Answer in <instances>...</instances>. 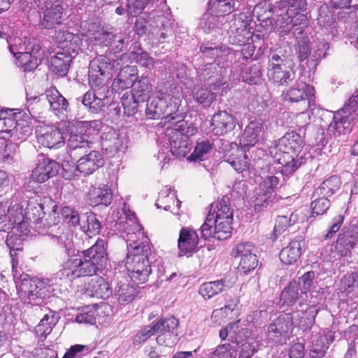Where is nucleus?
I'll list each match as a JSON object with an SVG mask.
<instances>
[{
    "mask_svg": "<svg viewBox=\"0 0 358 358\" xmlns=\"http://www.w3.org/2000/svg\"><path fill=\"white\" fill-rule=\"evenodd\" d=\"M179 120L173 122V127H168L165 136L170 146V151L176 157H185L191 150L189 136L193 135L194 129L187 126L183 115H178Z\"/></svg>",
    "mask_w": 358,
    "mask_h": 358,
    "instance_id": "obj_6",
    "label": "nucleus"
},
{
    "mask_svg": "<svg viewBox=\"0 0 358 358\" xmlns=\"http://www.w3.org/2000/svg\"><path fill=\"white\" fill-rule=\"evenodd\" d=\"M71 62V56L64 52H57L51 59V67L52 71L59 76H65L69 69Z\"/></svg>",
    "mask_w": 358,
    "mask_h": 358,
    "instance_id": "obj_46",
    "label": "nucleus"
},
{
    "mask_svg": "<svg viewBox=\"0 0 358 358\" xmlns=\"http://www.w3.org/2000/svg\"><path fill=\"white\" fill-rule=\"evenodd\" d=\"M292 17V13L289 12L285 7L281 6L280 3H278L275 16H273L272 20V25L269 27L271 29H278L281 34H285L290 31Z\"/></svg>",
    "mask_w": 358,
    "mask_h": 358,
    "instance_id": "obj_31",
    "label": "nucleus"
},
{
    "mask_svg": "<svg viewBox=\"0 0 358 358\" xmlns=\"http://www.w3.org/2000/svg\"><path fill=\"white\" fill-rule=\"evenodd\" d=\"M297 220V215L293 213L287 215H278L275 219V223L270 239L272 242L276 241L278 236L284 233L289 227L294 224Z\"/></svg>",
    "mask_w": 358,
    "mask_h": 358,
    "instance_id": "obj_47",
    "label": "nucleus"
},
{
    "mask_svg": "<svg viewBox=\"0 0 358 358\" xmlns=\"http://www.w3.org/2000/svg\"><path fill=\"white\" fill-rule=\"evenodd\" d=\"M358 243V227L350 225L345 227L339 234L335 249L341 257H350L351 251Z\"/></svg>",
    "mask_w": 358,
    "mask_h": 358,
    "instance_id": "obj_15",
    "label": "nucleus"
},
{
    "mask_svg": "<svg viewBox=\"0 0 358 358\" xmlns=\"http://www.w3.org/2000/svg\"><path fill=\"white\" fill-rule=\"evenodd\" d=\"M304 145L302 136L292 131L286 133L273 143L271 153L275 150V158L282 165L281 173L288 175L294 173L303 163V157H299Z\"/></svg>",
    "mask_w": 358,
    "mask_h": 358,
    "instance_id": "obj_2",
    "label": "nucleus"
},
{
    "mask_svg": "<svg viewBox=\"0 0 358 358\" xmlns=\"http://www.w3.org/2000/svg\"><path fill=\"white\" fill-rule=\"evenodd\" d=\"M264 130V122L262 120L250 122L244 130L241 138V143L245 147L254 146Z\"/></svg>",
    "mask_w": 358,
    "mask_h": 358,
    "instance_id": "obj_32",
    "label": "nucleus"
},
{
    "mask_svg": "<svg viewBox=\"0 0 358 358\" xmlns=\"http://www.w3.org/2000/svg\"><path fill=\"white\" fill-rule=\"evenodd\" d=\"M58 321V318L52 312L45 314L36 327L35 331L38 336L45 338L52 330Z\"/></svg>",
    "mask_w": 358,
    "mask_h": 358,
    "instance_id": "obj_50",
    "label": "nucleus"
},
{
    "mask_svg": "<svg viewBox=\"0 0 358 358\" xmlns=\"http://www.w3.org/2000/svg\"><path fill=\"white\" fill-rule=\"evenodd\" d=\"M137 79V69L134 66H127L122 69L112 83L113 90L119 92L134 86Z\"/></svg>",
    "mask_w": 358,
    "mask_h": 358,
    "instance_id": "obj_25",
    "label": "nucleus"
},
{
    "mask_svg": "<svg viewBox=\"0 0 358 358\" xmlns=\"http://www.w3.org/2000/svg\"><path fill=\"white\" fill-rule=\"evenodd\" d=\"M125 266L131 281L136 285L147 282L152 272L150 259L136 257L133 260H126Z\"/></svg>",
    "mask_w": 358,
    "mask_h": 358,
    "instance_id": "obj_14",
    "label": "nucleus"
},
{
    "mask_svg": "<svg viewBox=\"0 0 358 358\" xmlns=\"http://www.w3.org/2000/svg\"><path fill=\"white\" fill-rule=\"evenodd\" d=\"M85 221L80 224L81 229L88 236L92 237L100 232L101 224L94 213L85 215Z\"/></svg>",
    "mask_w": 358,
    "mask_h": 358,
    "instance_id": "obj_54",
    "label": "nucleus"
},
{
    "mask_svg": "<svg viewBox=\"0 0 358 358\" xmlns=\"http://www.w3.org/2000/svg\"><path fill=\"white\" fill-rule=\"evenodd\" d=\"M223 158L238 173H243L250 169V163L247 155L236 143L229 144V149L224 151Z\"/></svg>",
    "mask_w": 358,
    "mask_h": 358,
    "instance_id": "obj_18",
    "label": "nucleus"
},
{
    "mask_svg": "<svg viewBox=\"0 0 358 358\" xmlns=\"http://www.w3.org/2000/svg\"><path fill=\"white\" fill-rule=\"evenodd\" d=\"M213 143L210 139H199L194 152L187 157L190 162H201L206 159L213 150Z\"/></svg>",
    "mask_w": 358,
    "mask_h": 358,
    "instance_id": "obj_45",
    "label": "nucleus"
},
{
    "mask_svg": "<svg viewBox=\"0 0 358 358\" xmlns=\"http://www.w3.org/2000/svg\"><path fill=\"white\" fill-rule=\"evenodd\" d=\"M17 290L29 299L42 298L45 295L43 291L46 283L37 278H29L27 274L21 275L17 270V278L13 276Z\"/></svg>",
    "mask_w": 358,
    "mask_h": 358,
    "instance_id": "obj_13",
    "label": "nucleus"
},
{
    "mask_svg": "<svg viewBox=\"0 0 358 358\" xmlns=\"http://www.w3.org/2000/svg\"><path fill=\"white\" fill-rule=\"evenodd\" d=\"M341 287L345 291L352 290L355 288L358 289V267L342 278Z\"/></svg>",
    "mask_w": 358,
    "mask_h": 358,
    "instance_id": "obj_64",
    "label": "nucleus"
},
{
    "mask_svg": "<svg viewBox=\"0 0 358 358\" xmlns=\"http://www.w3.org/2000/svg\"><path fill=\"white\" fill-rule=\"evenodd\" d=\"M313 89L306 83L297 82L293 87H290L287 93L286 98L291 102H298L304 100L310 94Z\"/></svg>",
    "mask_w": 358,
    "mask_h": 358,
    "instance_id": "obj_49",
    "label": "nucleus"
},
{
    "mask_svg": "<svg viewBox=\"0 0 358 358\" xmlns=\"http://www.w3.org/2000/svg\"><path fill=\"white\" fill-rule=\"evenodd\" d=\"M318 312L319 308L313 305L307 308L305 311H302L301 315L297 314V316H300L298 322L299 327L303 330L310 329L315 323V317Z\"/></svg>",
    "mask_w": 358,
    "mask_h": 358,
    "instance_id": "obj_53",
    "label": "nucleus"
},
{
    "mask_svg": "<svg viewBox=\"0 0 358 358\" xmlns=\"http://www.w3.org/2000/svg\"><path fill=\"white\" fill-rule=\"evenodd\" d=\"M123 230L127 234L128 254L126 260H133L136 257L150 259L151 250L149 238L144 235L142 227L136 222L134 213L127 214Z\"/></svg>",
    "mask_w": 358,
    "mask_h": 358,
    "instance_id": "obj_4",
    "label": "nucleus"
},
{
    "mask_svg": "<svg viewBox=\"0 0 358 358\" xmlns=\"http://www.w3.org/2000/svg\"><path fill=\"white\" fill-rule=\"evenodd\" d=\"M201 52L206 59L211 61L206 62V68L203 73V78L208 75V70L215 69V65L222 69L227 65V62H231L234 59V53L232 50L225 45H216L214 43H206L201 46ZM221 73V70H220Z\"/></svg>",
    "mask_w": 358,
    "mask_h": 358,
    "instance_id": "obj_9",
    "label": "nucleus"
},
{
    "mask_svg": "<svg viewBox=\"0 0 358 358\" xmlns=\"http://www.w3.org/2000/svg\"><path fill=\"white\" fill-rule=\"evenodd\" d=\"M198 243L199 236L194 229L189 227L181 228L178 240V247L181 255H191L196 252Z\"/></svg>",
    "mask_w": 358,
    "mask_h": 358,
    "instance_id": "obj_21",
    "label": "nucleus"
},
{
    "mask_svg": "<svg viewBox=\"0 0 358 358\" xmlns=\"http://www.w3.org/2000/svg\"><path fill=\"white\" fill-rule=\"evenodd\" d=\"M267 76L269 80L279 85H287L295 78V73L292 70L283 69L282 66L268 68Z\"/></svg>",
    "mask_w": 358,
    "mask_h": 358,
    "instance_id": "obj_43",
    "label": "nucleus"
},
{
    "mask_svg": "<svg viewBox=\"0 0 358 358\" xmlns=\"http://www.w3.org/2000/svg\"><path fill=\"white\" fill-rule=\"evenodd\" d=\"M299 285L296 281H292L289 285L282 291L280 295V302L282 306H292L297 300H300L299 306H302L303 301L306 299L303 298V294H299Z\"/></svg>",
    "mask_w": 358,
    "mask_h": 358,
    "instance_id": "obj_40",
    "label": "nucleus"
},
{
    "mask_svg": "<svg viewBox=\"0 0 358 358\" xmlns=\"http://www.w3.org/2000/svg\"><path fill=\"white\" fill-rule=\"evenodd\" d=\"M311 203L312 214L319 215L324 214L331 206L329 199L323 196L316 197L313 194Z\"/></svg>",
    "mask_w": 358,
    "mask_h": 358,
    "instance_id": "obj_61",
    "label": "nucleus"
},
{
    "mask_svg": "<svg viewBox=\"0 0 358 358\" xmlns=\"http://www.w3.org/2000/svg\"><path fill=\"white\" fill-rule=\"evenodd\" d=\"M13 110L6 109L0 110V138L9 139L12 141H23L24 139L22 131L17 127V123L13 118H11L8 113H12Z\"/></svg>",
    "mask_w": 358,
    "mask_h": 358,
    "instance_id": "obj_20",
    "label": "nucleus"
},
{
    "mask_svg": "<svg viewBox=\"0 0 358 358\" xmlns=\"http://www.w3.org/2000/svg\"><path fill=\"white\" fill-rule=\"evenodd\" d=\"M208 213L213 214L215 220L233 219V210L230 207L229 198L223 196L220 200L211 203Z\"/></svg>",
    "mask_w": 358,
    "mask_h": 358,
    "instance_id": "obj_41",
    "label": "nucleus"
},
{
    "mask_svg": "<svg viewBox=\"0 0 358 358\" xmlns=\"http://www.w3.org/2000/svg\"><path fill=\"white\" fill-rule=\"evenodd\" d=\"M6 244L10 250L13 275L16 278L18 265L17 252L22 250V240L18 234L8 233L6 239Z\"/></svg>",
    "mask_w": 358,
    "mask_h": 358,
    "instance_id": "obj_38",
    "label": "nucleus"
},
{
    "mask_svg": "<svg viewBox=\"0 0 358 358\" xmlns=\"http://www.w3.org/2000/svg\"><path fill=\"white\" fill-rule=\"evenodd\" d=\"M178 326V321L174 317L160 319L155 325L156 334H173Z\"/></svg>",
    "mask_w": 358,
    "mask_h": 358,
    "instance_id": "obj_57",
    "label": "nucleus"
},
{
    "mask_svg": "<svg viewBox=\"0 0 358 358\" xmlns=\"http://www.w3.org/2000/svg\"><path fill=\"white\" fill-rule=\"evenodd\" d=\"M294 316L292 313H281L267 329V338L275 343L282 344L292 333Z\"/></svg>",
    "mask_w": 358,
    "mask_h": 358,
    "instance_id": "obj_11",
    "label": "nucleus"
},
{
    "mask_svg": "<svg viewBox=\"0 0 358 358\" xmlns=\"http://www.w3.org/2000/svg\"><path fill=\"white\" fill-rule=\"evenodd\" d=\"M41 24L45 29H53L62 24L64 12L62 3L59 0H44Z\"/></svg>",
    "mask_w": 358,
    "mask_h": 358,
    "instance_id": "obj_17",
    "label": "nucleus"
},
{
    "mask_svg": "<svg viewBox=\"0 0 358 358\" xmlns=\"http://www.w3.org/2000/svg\"><path fill=\"white\" fill-rule=\"evenodd\" d=\"M227 22L228 17L217 16L207 10L201 19L200 27L204 32L210 34L223 29H225L227 27Z\"/></svg>",
    "mask_w": 358,
    "mask_h": 358,
    "instance_id": "obj_30",
    "label": "nucleus"
},
{
    "mask_svg": "<svg viewBox=\"0 0 358 358\" xmlns=\"http://www.w3.org/2000/svg\"><path fill=\"white\" fill-rule=\"evenodd\" d=\"M181 202L177 198L176 192L171 187H165L159 192L155 206L157 208L171 211L173 214L180 215L178 212Z\"/></svg>",
    "mask_w": 358,
    "mask_h": 358,
    "instance_id": "obj_24",
    "label": "nucleus"
},
{
    "mask_svg": "<svg viewBox=\"0 0 358 358\" xmlns=\"http://www.w3.org/2000/svg\"><path fill=\"white\" fill-rule=\"evenodd\" d=\"M87 200L90 205L97 206L110 205L113 200V193L111 189L106 185L100 187L92 186L87 195Z\"/></svg>",
    "mask_w": 358,
    "mask_h": 358,
    "instance_id": "obj_26",
    "label": "nucleus"
},
{
    "mask_svg": "<svg viewBox=\"0 0 358 358\" xmlns=\"http://www.w3.org/2000/svg\"><path fill=\"white\" fill-rule=\"evenodd\" d=\"M243 0H215L208 2V10L211 11L217 16L228 17L227 16L234 11L239 9L241 1Z\"/></svg>",
    "mask_w": 358,
    "mask_h": 358,
    "instance_id": "obj_33",
    "label": "nucleus"
},
{
    "mask_svg": "<svg viewBox=\"0 0 358 358\" xmlns=\"http://www.w3.org/2000/svg\"><path fill=\"white\" fill-rule=\"evenodd\" d=\"M262 76L261 66L259 64L245 68L242 74L243 80L250 84H256Z\"/></svg>",
    "mask_w": 358,
    "mask_h": 358,
    "instance_id": "obj_63",
    "label": "nucleus"
},
{
    "mask_svg": "<svg viewBox=\"0 0 358 358\" xmlns=\"http://www.w3.org/2000/svg\"><path fill=\"white\" fill-rule=\"evenodd\" d=\"M193 97L203 107H208L215 99L216 94L208 88H201L193 93Z\"/></svg>",
    "mask_w": 358,
    "mask_h": 358,
    "instance_id": "obj_59",
    "label": "nucleus"
},
{
    "mask_svg": "<svg viewBox=\"0 0 358 358\" xmlns=\"http://www.w3.org/2000/svg\"><path fill=\"white\" fill-rule=\"evenodd\" d=\"M45 214V206L41 201L37 198L30 199L25 210V218L27 224H38L43 220Z\"/></svg>",
    "mask_w": 358,
    "mask_h": 358,
    "instance_id": "obj_36",
    "label": "nucleus"
},
{
    "mask_svg": "<svg viewBox=\"0 0 358 358\" xmlns=\"http://www.w3.org/2000/svg\"><path fill=\"white\" fill-rule=\"evenodd\" d=\"M233 219L215 220V238L225 240L231 236Z\"/></svg>",
    "mask_w": 358,
    "mask_h": 358,
    "instance_id": "obj_56",
    "label": "nucleus"
},
{
    "mask_svg": "<svg viewBox=\"0 0 358 358\" xmlns=\"http://www.w3.org/2000/svg\"><path fill=\"white\" fill-rule=\"evenodd\" d=\"M59 164L55 160L43 155L38 157L36 166L32 171L31 179L43 183L56 176L59 170Z\"/></svg>",
    "mask_w": 358,
    "mask_h": 358,
    "instance_id": "obj_16",
    "label": "nucleus"
},
{
    "mask_svg": "<svg viewBox=\"0 0 358 358\" xmlns=\"http://www.w3.org/2000/svg\"><path fill=\"white\" fill-rule=\"evenodd\" d=\"M113 34L114 33L108 29L99 27L91 34L90 40L93 45L108 47L113 39Z\"/></svg>",
    "mask_w": 358,
    "mask_h": 358,
    "instance_id": "obj_52",
    "label": "nucleus"
},
{
    "mask_svg": "<svg viewBox=\"0 0 358 358\" xmlns=\"http://www.w3.org/2000/svg\"><path fill=\"white\" fill-rule=\"evenodd\" d=\"M38 142L48 148H57L64 144L61 130L54 126L45 125L36 130Z\"/></svg>",
    "mask_w": 358,
    "mask_h": 358,
    "instance_id": "obj_19",
    "label": "nucleus"
},
{
    "mask_svg": "<svg viewBox=\"0 0 358 358\" xmlns=\"http://www.w3.org/2000/svg\"><path fill=\"white\" fill-rule=\"evenodd\" d=\"M282 175L281 173H278V176L269 175L260 182L259 187L256 188L253 201L255 211H263L264 209L272 207L277 201L275 189L279 185Z\"/></svg>",
    "mask_w": 358,
    "mask_h": 358,
    "instance_id": "obj_7",
    "label": "nucleus"
},
{
    "mask_svg": "<svg viewBox=\"0 0 358 358\" xmlns=\"http://www.w3.org/2000/svg\"><path fill=\"white\" fill-rule=\"evenodd\" d=\"M89 136L86 134L71 133L68 145L71 150L70 156L76 159L77 155L85 154L88 152V149L92 145V142L89 139Z\"/></svg>",
    "mask_w": 358,
    "mask_h": 358,
    "instance_id": "obj_29",
    "label": "nucleus"
},
{
    "mask_svg": "<svg viewBox=\"0 0 358 358\" xmlns=\"http://www.w3.org/2000/svg\"><path fill=\"white\" fill-rule=\"evenodd\" d=\"M277 6L278 3L273 6L269 1H262L254 7L252 15L257 17L261 25L269 27L272 25V20L275 16Z\"/></svg>",
    "mask_w": 358,
    "mask_h": 358,
    "instance_id": "obj_27",
    "label": "nucleus"
},
{
    "mask_svg": "<svg viewBox=\"0 0 358 358\" xmlns=\"http://www.w3.org/2000/svg\"><path fill=\"white\" fill-rule=\"evenodd\" d=\"M134 84L131 94L136 101L144 102L148 101V98L152 92V86L147 77H141Z\"/></svg>",
    "mask_w": 358,
    "mask_h": 358,
    "instance_id": "obj_48",
    "label": "nucleus"
},
{
    "mask_svg": "<svg viewBox=\"0 0 358 358\" xmlns=\"http://www.w3.org/2000/svg\"><path fill=\"white\" fill-rule=\"evenodd\" d=\"M97 310L94 306L84 308L76 317L78 323L94 324L96 323Z\"/></svg>",
    "mask_w": 358,
    "mask_h": 358,
    "instance_id": "obj_60",
    "label": "nucleus"
},
{
    "mask_svg": "<svg viewBox=\"0 0 358 358\" xmlns=\"http://www.w3.org/2000/svg\"><path fill=\"white\" fill-rule=\"evenodd\" d=\"M334 340L332 335L317 334L312 341L309 355L311 358H322L325 356L329 344Z\"/></svg>",
    "mask_w": 358,
    "mask_h": 358,
    "instance_id": "obj_37",
    "label": "nucleus"
},
{
    "mask_svg": "<svg viewBox=\"0 0 358 358\" xmlns=\"http://www.w3.org/2000/svg\"><path fill=\"white\" fill-rule=\"evenodd\" d=\"M231 283L226 278L210 281L203 283L199 289V293L206 299H209L222 292L229 289Z\"/></svg>",
    "mask_w": 358,
    "mask_h": 358,
    "instance_id": "obj_34",
    "label": "nucleus"
},
{
    "mask_svg": "<svg viewBox=\"0 0 358 358\" xmlns=\"http://www.w3.org/2000/svg\"><path fill=\"white\" fill-rule=\"evenodd\" d=\"M85 291L90 296L101 299L107 298L111 294L108 283L101 276H96L91 279L86 285Z\"/></svg>",
    "mask_w": 358,
    "mask_h": 358,
    "instance_id": "obj_35",
    "label": "nucleus"
},
{
    "mask_svg": "<svg viewBox=\"0 0 358 358\" xmlns=\"http://www.w3.org/2000/svg\"><path fill=\"white\" fill-rule=\"evenodd\" d=\"M235 126L234 117L224 110H220L212 117L210 127L215 135L221 136L230 132Z\"/></svg>",
    "mask_w": 358,
    "mask_h": 358,
    "instance_id": "obj_22",
    "label": "nucleus"
},
{
    "mask_svg": "<svg viewBox=\"0 0 358 358\" xmlns=\"http://www.w3.org/2000/svg\"><path fill=\"white\" fill-rule=\"evenodd\" d=\"M303 245L304 240L302 237L295 238L280 251L279 255L280 261L287 265L295 263L301 255V248Z\"/></svg>",
    "mask_w": 358,
    "mask_h": 358,
    "instance_id": "obj_28",
    "label": "nucleus"
},
{
    "mask_svg": "<svg viewBox=\"0 0 358 358\" xmlns=\"http://www.w3.org/2000/svg\"><path fill=\"white\" fill-rule=\"evenodd\" d=\"M101 73H95L92 78V73L88 71L89 84L92 91H87L83 96L78 98L82 103L92 113H98L103 111L108 104L109 99V81L110 77L103 78Z\"/></svg>",
    "mask_w": 358,
    "mask_h": 358,
    "instance_id": "obj_5",
    "label": "nucleus"
},
{
    "mask_svg": "<svg viewBox=\"0 0 358 358\" xmlns=\"http://www.w3.org/2000/svg\"><path fill=\"white\" fill-rule=\"evenodd\" d=\"M107 260L106 241L99 238L90 248L69 257L59 271V278L73 280L96 275L106 264Z\"/></svg>",
    "mask_w": 358,
    "mask_h": 358,
    "instance_id": "obj_1",
    "label": "nucleus"
},
{
    "mask_svg": "<svg viewBox=\"0 0 358 358\" xmlns=\"http://www.w3.org/2000/svg\"><path fill=\"white\" fill-rule=\"evenodd\" d=\"M125 137L119 131L109 128L101 135V147L111 155L124 148Z\"/></svg>",
    "mask_w": 358,
    "mask_h": 358,
    "instance_id": "obj_23",
    "label": "nucleus"
},
{
    "mask_svg": "<svg viewBox=\"0 0 358 358\" xmlns=\"http://www.w3.org/2000/svg\"><path fill=\"white\" fill-rule=\"evenodd\" d=\"M341 185V178L337 176H332L324 180L320 185L314 190V196H323L329 199L336 194Z\"/></svg>",
    "mask_w": 358,
    "mask_h": 358,
    "instance_id": "obj_39",
    "label": "nucleus"
},
{
    "mask_svg": "<svg viewBox=\"0 0 358 358\" xmlns=\"http://www.w3.org/2000/svg\"><path fill=\"white\" fill-rule=\"evenodd\" d=\"M297 41V54L299 59L301 61L306 60L310 54V50L308 46V35L300 30L297 32V36H296Z\"/></svg>",
    "mask_w": 358,
    "mask_h": 358,
    "instance_id": "obj_58",
    "label": "nucleus"
},
{
    "mask_svg": "<svg viewBox=\"0 0 358 358\" xmlns=\"http://www.w3.org/2000/svg\"><path fill=\"white\" fill-rule=\"evenodd\" d=\"M138 294L137 288L133 285L119 282L115 288L114 296L121 305L130 303Z\"/></svg>",
    "mask_w": 358,
    "mask_h": 358,
    "instance_id": "obj_42",
    "label": "nucleus"
},
{
    "mask_svg": "<svg viewBox=\"0 0 358 358\" xmlns=\"http://www.w3.org/2000/svg\"><path fill=\"white\" fill-rule=\"evenodd\" d=\"M83 155V156L77 160L76 165L70 166L68 162H64L62 169L64 171V177L66 179L71 180L74 176H78L76 172L84 175L92 174L104 164L103 157L98 151L92 150L89 154Z\"/></svg>",
    "mask_w": 358,
    "mask_h": 358,
    "instance_id": "obj_8",
    "label": "nucleus"
},
{
    "mask_svg": "<svg viewBox=\"0 0 358 358\" xmlns=\"http://www.w3.org/2000/svg\"><path fill=\"white\" fill-rule=\"evenodd\" d=\"M358 107V93L352 95L341 110H337L334 115V120L328 127V132L336 136H340L350 130V116L355 112Z\"/></svg>",
    "mask_w": 358,
    "mask_h": 358,
    "instance_id": "obj_10",
    "label": "nucleus"
},
{
    "mask_svg": "<svg viewBox=\"0 0 358 358\" xmlns=\"http://www.w3.org/2000/svg\"><path fill=\"white\" fill-rule=\"evenodd\" d=\"M10 117L15 120L17 123V128L20 131H22L24 138L27 136V133L29 131V124L31 123V117H34L31 113L28 110L27 112L18 110L15 113H8Z\"/></svg>",
    "mask_w": 358,
    "mask_h": 358,
    "instance_id": "obj_51",
    "label": "nucleus"
},
{
    "mask_svg": "<svg viewBox=\"0 0 358 358\" xmlns=\"http://www.w3.org/2000/svg\"><path fill=\"white\" fill-rule=\"evenodd\" d=\"M182 98L181 88L175 85H171L164 90L158 91L156 97L148 101L145 113L152 118L165 119V122L173 123V120H178V115H182V113L176 114L178 112Z\"/></svg>",
    "mask_w": 358,
    "mask_h": 358,
    "instance_id": "obj_3",
    "label": "nucleus"
},
{
    "mask_svg": "<svg viewBox=\"0 0 358 358\" xmlns=\"http://www.w3.org/2000/svg\"><path fill=\"white\" fill-rule=\"evenodd\" d=\"M353 0H331V6L334 9H341L348 15L350 19L358 15V3H352Z\"/></svg>",
    "mask_w": 358,
    "mask_h": 358,
    "instance_id": "obj_55",
    "label": "nucleus"
},
{
    "mask_svg": "<svg viewBox=\"0 0 358 358\" xmlns=\"http://www.w3.org/2000/svg\"><path fill=\"white\" fill-rule=\"evenodd\" d=\"M113 65L110 59L105 55H99L93 59L89 65V71L92 73V77L95 73H101L103 78L108 76L112 78L111 70Z\"/></svg>",
    "mask_w": 358,
    "mask_h": 358,
    "instance_id": "obj_44",
    "label": "nucleus"
},
{
    "mask_svg": "<svg viewBox=\"0 0 358 358\" xmlns=\"http://www.w3.org/2000/svg\"><path fill=\"white\" fill-rule=\"evenodd\" d=\"M236 349L229 343L219 345L211 353L210 358H236Z\"/></svg>",
    "mask_w": 358,
    "mask_h": 358,
    "instance_id": "obj_62",
    "label": "nucleus"
},
{
    "mask_svg": "<svg viewBox=\"0 0 358 358\" xmlns=\"http://www.w3.org/2000/svg\"><path fill=\"white\" fill-rule=\"evenodd\" d=\"M148 33L150 40L152 43H162L173 37L176 23L171 17L158 16L155 24H151Z\"/></svg>",
    "mask_w": 358,
    "mask_h": 358,
    "instance_id": "obj_12",
    "label": "nucleus"
}]
</instances>
